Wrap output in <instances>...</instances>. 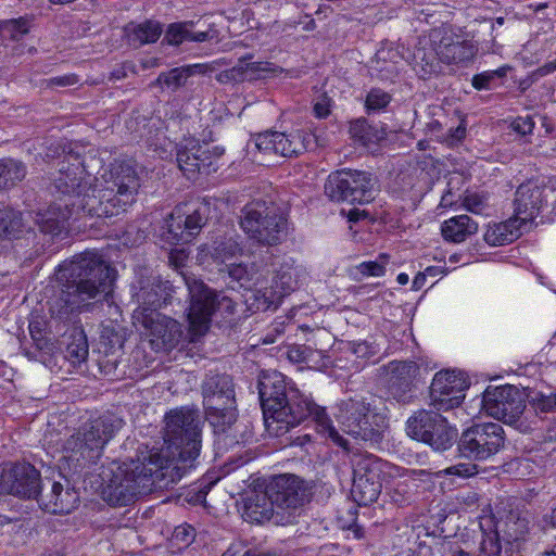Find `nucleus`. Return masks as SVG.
<instances>
[{
  "label": "nucleus",
  "mask_w": 556,
  "mask_h": 556,
  "mask_svg": "<svg viewBox=\"0 0 556 556\" xmlns=\"http://www.w3.org/2000/svg\"><path fill=\"white\" fill-rule=\"evenodd\" d=\"M205 420L217 437L218 450L228 451L252 438L250 426L238 420L236 384L226 372L208 371L201 384Z\"/></svg>",
  "instance_id": "39448f33"
},
{
  "label": "nucleus",
  "mask_w": 556,
  "mask_h": 556,
  "mask_svg": "<svg viewBox=\"0 0 556 556\" xmlns=\"http://www.w3.org/2000/svg\"><path fill=\"white\" fill-rule=\"evenodd\" d=\"M382 490V480L353 479L351 496L359 506H368L376 502Z\"/></svg>",
  "instance_id": "79ce46f5"
},
{
  "label": "nucleus",
  "mask_w": 556,
  "mask_h": 556,
  "mask_svg": "<svg viewBox=\"0 0 556 556\" xmlns=\"http://www.w3.org/2000/svg\"><path fill=\"white\" fill-rule=\"evenodd\" d=\"M388 262L389 255L381 253L376 261L363 262L356 267V269L363 276L380 277L384 275Z\"/></svg>",
  "instance_id": "6e6d98bb"
},
{
  "label": "nucleus",
  "mask_w": 556,
  "mask_h": 556,
  "mask_svg": "<svg viewBox=\"0 0 556 556\" xmlns=\"http://www.w3.org/2000/svg\"><path fill=\"white\" fill-rule=\"evenodd\" d=\"M228 287L232 290H251L256 285L255 273L243 264H231L228 266Z\"/></svg>",
  "instance_id": "09e8293b"
},
{
  "label": "nucleus",
  "mask_w": 556,
  "mask_h": 556,
  "mask_svg": "<svg viewBox=\"0 0 556 556\" xmlns=\"http://www.w3.org/2000/svg\"><path fill=\"white\" fill-rule=\"evenodd\" d=\"M466 124L465 122H460L457 127H451L444 132L443 139L441 142L446 143L448 147H454L458 144L466 137Z\"/></svg>",
  "instance_id": "69168bd1"
},
{
  "label": "nucleus",
  "mask_w": 556,
  "mask_h": 556,
  "mask_svg": "<svg viewBox=\"0 0 556 556\" xmlns=\"http://www.w3.org/2000/svg\"><path fill=\"white\" fill-rule=\"evenodd\" d=\"M349 134L354 143L370 149L387 137L386 129L370 125L365 117L350 122Z\"/></svg>",
  "instance_id": "7c9ffc66"
},
{
  "label": "nucleus",
  "mask_w": 556,
  "mask_h": 556,
  "mask_svg": "<svg viewBox=\"0 0 556 556\" xmlns=\"http://www.w3.org/2000/svg\"><path fill=\"white\" fill-rule=\"evenodd\" d=\"M31 23L28 16L1 21L0 36L4 40L20 41L29 33Z\"/></svg>",
  "instance_id": "49530a36"
},
{
  "label": "nucleus",
  "mask_w": 556,
  "mask_h": 556,
  "mask_svg": "<svg viewBox=\"0 0 556 556\" xmlns=\"http://www.w3.org/2000/svg\"><path fill=\"white\" fill-rule=\"evenodd\" d=\"M202 251L206 252L215 262L224 263L236 256L241 248L233 236L218 235L210 243H206Z\"/></svg>",
  "instance_id": "58836bf2"
},
{
  "label": "nucleus",
  "mask_w": 556,
  "mask_h": 556,
  "mask_svg": "<svg viewBox=\"0 0 556 556\" xmlns=\"http://www.w3.org/2000/svg\"><path fill=\"white\" fill-rule=\"evenodd\" d=\"M198 148H200V143L197 140H189L185 146L177 147V164L188 179L194 178L199 173Z\"/></svg>",
  "instance_id": "ea45409f"
},
{
  "label": "nucleus",
  "mask_w": 556,
  "mask_h": 556,
  "mask_svg": "<svg viewBox=\"0 0 556 556\" xmlns=\"http://www.w3.org/2000/svg\"><path fill=\"white\" fill-rule=\"evenodd\" d=\"M482 406L488 415L521 429L526 409L525 394L515 386H489L483 392Z\"/></svg>",
  "instance_id": "2eb2a0df"
},
{
  "label": "nucleus",
  "mask_w": 556,
  "mask_h": 556,
  "mask_svg": "<svg viewBox=\"0 0 556 556\" xmlns=\"http://www.w3.org/2000/svg\"><path fill=\"white\" fill-rule=\"evenodd\" d=\"M185 283L190 296L187 317L192 341L206 333L214 313L223 316L235 314L236 301L224 291L213 290L202 280L191 277L185 278Z\"/></svg>",
  "instance_id": "6e6552de"
},
{
  "label": "nucleus",
  "mask_w": 556,
  "mask_h": 556,
  "mask_svg": "<svg viewBox=\"0 0 556 556\" xmlns=\"http://www.w3.org/2000/svg\"><path fill=\"white\" fill-rule=\"evenodd\" d=\"M103 178L102 188L92 181L90 188H86L68 203L74 219L84 216L100 218L117 216L135 202L140 184L131 160L115 161Z\"/></svg>",
  "instance_id": "20e7f679"
},
{
  "label": "nucleus",
  "mask_w": 556,
  "mask_h": 556,
  "mask_svg": "<svg viewBox=\"0 0 556 556\" xmlns=\"http://www.w3.org/2000/svg\"><path fill=\"white\" fill-rule=\"evenodd\" d=\"M276 510L266 486L264 492L253 491L245 496L242 516L251 522L263 523L273 519L276 523Z\"/></svg>",
  "instance_id": "cd10ccee"
},
{
  "label": "nucleus",
  "mask_w": 556,
  "mask_h": 556,
  "mask_svg": "<svg viewBox=\"0 0 556 556\" xmlns=\"http://www.w3.org/2000/svg\"><path fill=\"white\" fill-rule=\"evenodd\" d=\"M193 26L192 21L169 24L165 31L164 41L170 46H179L186 41L204 42L212 38L208 31H192Z\"/></svg>",
  "instance_id": "c9c22d12"
},
{
  "label": "nucleus",
  "mask_w": 556,
  "mask_h": 556,
  "mask_svg": "<svg viewBox=\"0 0 556 556\" xmlns=\"http://www.w3.org/2000/svg\"><path fill=\"white\" fill-rule=\"evenodd\" d=\"M123 418L106 413L85 422L63 445L65 458L74 471H80L97 464L105 445L124 427Z\"/></svg>",
  "instance_id": "0eeeda50"
},
{
  "label": "nucleus",
  "mask_w": 556,
  "mask_h": 556,
  "mask_svg": "<svg viewBox=\"0 0 556 556\" xmlns=\"http://www.w3.org/2000/svg\"><path fill=\"white\" fill-rule=\"evenodd\" d=\"M56 290L50 299L49 312L60 320L89 309L109 294L115 279V269L98 252L86 251L59 265Z\"/></svg>",
  "instance_id": "f03ea898"
},
{
  "label": "nucleus",
  "mask_w": 556,
  "mask_h": 556,
  "mask_svg": "<svg viewBox=\"0 0 556 556\" xmlns=\"http://www.w3.org/2000/svg\"><path fill=\"white\" fill-rule=\"evenodd\" d=\"M63 343L65 344L64 357L74 366L87 361L89 346L83 329L73 328L71 332H65Z\"/></svg>",
  "instance_id": "e433bc0d"
},
{
  "label": "nucleus",
  "mask_w": 556,
  "mask_h": 556,
  "mask_svg": "<svg viewBox=\"0 0 556 556\" xmlns=\"http://www.w3.org/2000/svg\"><path fill=\"white\" fill-rule=\"evenodd\" d=\"M134 325L144 330L155 350H172L178 345L184 336L182 325L161 313L146 315L138 312L134 315Z\"/></svg>",
  "instance_id": "6ab92c4d"
},
{
  "label": "nucleus",
  "mask_w": 556,
  "mask_h": 556,
  "mask_svg": "<svg viewBox=\"0 0 556 556\" xmlns=\"http://www.w3.org/2000/svg\"><path fill=\"white\" fill-rule=\"evenodd\" d=\"M279 131H265L256 135L254 139L255 148L265 154H277V142Z\"/></svg>",
  "instance_id": "13d9d810"
},
{
  "label": "nucleus",
  "mask_w": 556,
  "mask_h": 556,
  "mask_svg": "<svg viewBox=\"0 0 556 556\" xmlns=\"http://www.w3.org/2000/svg\"><path fill=\"white\" fill-rule=\"evenodd\" d=\"M388 393L399 403H409L413 399L414 381L420 367L413 361H392L388 365Z\"/></svg>",
  "instance_id": "5701e85b"
},
{
  "label": "nucleus",
  "mask_w": 556,
  "mask_h": 556,
  "mask_svg": "<svg viewBox=\"0 0 556 556\" xmlns=\"http://www.w3.org/2000/svg\"><path fill=\"white\" fill-rule=\"evenodd\" d=\"M199 152V173L198 174H205L208 175L212 172L217 170V164L216 161L219 157L220 153L212 152L206 144L202 146L200 144V148H198Z\"/></svg>",
  "instance_id": "4d7b16f0"
},
{
  "label": "nucleus",
  "mask_w": 556,
  "mask_h": 556,
  "mask_svg": "<svg viewBox=\"0 0 556 556\" xmlns=\"http://www.w3.org/2000/svg\"><path fill=\"white\" fill-rule=\"evenodd\" d=\"M281 293L270 286L258 289L251 288L243 296L249 311L255 313L277 308L281 303Z\"/></svg>",
  "instance_id": "f704fd0d"
},
{
  "label": "nucleus",
  "mask_w": 556,
  "mask_h": 556,
  "mask_svg": "<svg viewBox=\"0 0 556 556\" xmlns=\"http://www.w3.org/2000/svg\"><path fill=\"white\" fill-rule=\"evenodd\" d=\"M438 53L442 63L467 64L476 55V46L460 35L444 33L437 41Z\"/></svg>",
  "instance_id": "b1692460"
},
{
  "label": "nucleus",
  "mask_w": 556,
  "mask_h": 556,
  "mask_svg": "<svg viewBox=\"0 0 556 556\" xmlns=\"http://www.w3.org/2000/svg\"><path fill=\"white\" fill-rule=\"evenodd\" d=\"M97 364L100 372L109 379H118V365L122 358V353H101L98 352Z\"/></svg>",
  "instance_id": "603ef678"
},
{
  "label": "nucleus",
  "mask_w": 556,
  "mask_h": 556,
  "mask_svg": "<svg viewBox=\"0 0 556 556\" xmlns=\"http://www.w3.org/2000/svg\"><path fill=\"white\" fill-rule=\"evenodd\" d=\"M165 433L161 448L146 451L152 464L163 466L165 473L178 482L195 468L202 447L203 419L199 408L181 406L169 410L164 418Z\"/></svg>",
  "instance_id": "7ed1b4c3"
},
{
  "label": "nucleus",
  "mask_w": 556,
  "mask_h": 556,
  "mask_svg": "<svg viewBox=\"0 0 556 556\" xmlns=\"http://www.w3.org/2000/svg\"><path fill=\"white\" fill-rule=\"evenodd\" d=\"M27 174L26 165L12 157L0 159V190H8L21 182Z\"/></svg>",
  "instance_id": "a19ab883"
},
{
  "label": "nucleus",
  "mask_w": 556,
  "mask_h": 556,
  "mask_svg": "<svg viewBox=\"0 0 556 556\" xmlns=\"http://www.w3.org/2000/svg\"><path fill=\"white\" fill-rule=\"evenodd\" d=\"M25 228L23 215L11 207L0 208V239L17 238Z\"/></svg>",
  "instance_id": "a18cd8bd"
},
{
  "label": "nucleus",
  "mask_w": 556,
  "mask_h": 556,
  "mask_svg": "<svg viewBox=\"0 0 556 556\" xmlns=\"http://www.w3.org/2000/svg\"><path fill=\"white\" fill-rule=\"evenodd\" d=\"M468 388L467 381L455 370L437 372L430 386L431 405L439 410H450L462 405Z\"/></svg>",
  "instance_id": "aec40b11"
},
{
  "label": "nucleus",
  "mask_w": 556,
  "mask_h": 556,
  "mask_svg": "<svg viewBox=\"0 0 556 556\" xmlns=\"http://www.w3.org/2000/svg\"><path fill=\"white\" fill-rule=\"evenodd\" d=\"M546 188L539 180L529 179L515 192V216L522 223L532 222L547 203Z\"/></svg>",
  "instance_id": "4be33fe9"
},
{
  "label": "nucleus",
  "mask_w": 556,
  "mask_h": 556,
  "mask_svg": "<svg viewBox=\"0 0 556 556\" xmlns=\"http://www.w3.org/2000/svg\"><path fill=\"white\" fill-rule=\"evenodd\" d=\"M195 538V529L190 525H180L173 531L172 542L176 544L178 548L189 546Z\"/></svg>",
  "instance_id": "680f3d73"
},
{
  "label": "nucleus",
  "mask_w": 556,
  "mask_h": 556,
  "mask_svg": "<svg viewBox=\"0 0 556 556\" xmlns=\"http://www.w3.org/2000/svg\"><path fill=\"white\" fill-rule=\"evenodd\" d=\"M248 76H244L243 71V59H240L238 64L231 68L222 71L216 75V80L220 84H230V83H243L247 80Z\"/></svg>",
  "instance_id": "e2e57ef3"
},
{
  "label": "nucleus",
  "mask_w": 556,
  "mask_h": 556,
  "mask_svg": "<svg viewBox=\"0 0 556 556\" xmlns=\"http://www.w3.org/2000/svg\"><path fill=\"white\" fill-rule=\"evenodd\" d=\"M392 97L380 88H372L366 96L365 108L367 114H375L383 111L391 102Z\"/></svg>",
  "instance_id": "864d4df0"
},
{
  "label": "nucleus",
  "mask_w": 556,
  "mask_h": 556,
  "mask_svg": "<svg viewBox=\"0 0 556 556\" xmlns=\"http://www.w3.org/2000/svg\"><path fill=\"white\" fill-rule=\"evenodd\" d=\"M40 471L26 462L0 465V494L38 500L42 490Z\"/></svg>",
  "instance_id": "f3484780"
},
{
  "label": "nucleus",
  "mask_w": 556,
  "mask_h": 556,
  "mask_svg": "<svg viewBox=\"0 0 556 556\" xmlns=\"http://www.w3.org/2000/svg\"><path fill=\"white\" fill-rule=\"evenodd\" d=\"M444 472L450 476L469 478L478 473V467L475 464H456L447 467Z\"/></svg>",
  "instance_id": "774afa93"
},
{
  "label": "nucleus",
  "mask_w": 556,
  "mask_h": 556,
  "mask_svg": "<svg viewBox=\"0 0 556 556\" xmlns=\"http://www.w3.org/2000/svg\"><path fill=\"white\" fill-rule=\"evenodd\" d=\"M162 31V25L152 20L144 21L140 24H130L126 27L128 42L135 48L156 42Z\"/></svg>",
  "instance_id": "4c0bfd02"
},
{
  "label": "nucleus",
  "mask_w": 556,
  "mask_h": 556,
  "mask_svg": "<svg viewBox=\"0 0 556 556\" xmlns=\"http://www.w3.org/2000/svg\"><path fill=\"white\" fill-rule=\"evenodd\" d=\"M240 227L262 245H277L287 235L286 218L273 202L264 200H254L242 207Z\"/></svg>",
  "instance_id": "9d476101"
},
{
  "label": "nucleus",
  "mask_w": 556,
  "mask_h": 556,
  "mask_svg": "<svg viewBox=\"0 0 556 556\" xmlns=\"http://www.w3.org/2000/svg\"><path fill=\"white\" fill-rule=\"evenodd\" d=\"M269 498L274 502L277 525H291L303 506L309 503L314 483L295 475H279L266 484Z\"/></svg>",
  "instance_id": "9b49d317"
},
{
  "label": "nucleus",
  "mask_w": 556,
  "mask_h": 556,
  "mask_svg": "<svg viewBox=\"0 0 556 556\" xmlns=\"http://www.w3.org/2000/svg\"><path fill=\"white\" fill-rule=\"evenodd\" d=\"M173 286L169 281H162L159 278H141L138 281V290L135 293L138 307L132 316L138 312L146 315L150 313H160L159 308L172 302Z\"/></svg>",
  "instance_id": "412c9836"
},
{
  "label": "nucleus",
  "mask_w": 556,
  "mask_h": 556,
  "mask_svg": "<svg viewBox=\"0 0 556 556\" xmlns=\"http://www.w3.org/2000/svg\"><path fill=\"white\" fill-rule=\"evenodd\" d=\"M277 154L285 157L298 156L315 143V137L304 130H294L290 134L278 135Z\"/></svg>",
  "instance_id": "c756f323"
},
{
  "label": "nucleus",
  "mask_w": 556,
  "mask_h": 556,
  "mask_svg": "<svg viewBox=\"0 0 556 556\" xmlns=\"http://www.w3.org/2000/svg\"><path fill=\"white\" fill-rule=\"evenodd\" d=\"M332 100L326 93L318 96L313 105L314 116L317 118H327L331 113Z\"/></svg>",
  "instance_id": "338daca9"
},
{
  "label": "nucleus",
  "mask_w": 556,
  "mask_h": 556,
  "mask_svg": "<svg viewBox=\"0 0 556 556\" xmlns=\"http://www.w3.org/2000/svg\"><path fill=\"white\" fill-rule=\"evenodd\" d=\"M193 74L192 67H174L159 74L157 78L150 84L151 88L169 89L176 91L186 85L187 79Z\"/></svg>",
  "instance_id": "c03bdc74"
},
{
  "label": "nucleus",
  "mask_w": 556,
  "mask_h": 556,
  "mask_svg": "<svg viewBox=\"0 0 556 556\" xmlns=\"http://www.w3.org/2000/svg\"><path fill=\"white\" fill-rule=\"evenodd\" d=\"M337 420L348 434L362 441L379 442L388 428L387 416L366 397H350L340 403Z\"/></svg>",
  "instance_id": "1a4fd4ad"
},
{
  "label": "nucleus",
  "mask_w": 556,
  "mask_h": 556,
  "mask_svg": "<svg viewBox=\"0 0 556 556\" xmlns=\"http://www.w3.org/2000/svg\"><path fill=\"white\" fill-rule=\"evenodd\" d=\"M65 204L54 199L47 210L36 212L34 219L42 233L56 237L67 228L68 220L74 216Z\"/></svg>",
  "instance_id": "393cba45"
},
{
  "label": "nucleus",
  "mask_w": 556,
  "mask_h": 556,
  "mask_svg": "<svg viewBox=\"0 0 556 556\" xmlns=\"http://www.w3.org/2000/svg\"><path fill=\"white\" fill-rule=\"evenodd\" d=\"M126 341L125 329L119 325H106L103 326L99 342L98 352L106 353H122L124 343Z\"/></svg>",
  "instance_id": "37998d69"
},
{
  "label": "nucleus",
  "mask_w": 556,
  "mask_h": 556,
  "mask_svg": "<svg viewBox=\"0 0 556 556\" xmlns=\"http://www.w3.org/2000/svg\"><path fill=\"white\" fill-rule=\"evenodd\" d=\"M510 66L504 65L493 71H484L473 75L471 85L476 90H492L504 85Z\"/></svg>",
  "instance_id": "de8ad7c7"
},
{
  "label": "nucleus",
  "mask_w": 556,
  "mask_h": 556,
  "mask_svg": "<svg viewBox=\"0 0 556 556\" xmlns=\"http://www.w3.org/2000/svg\"><path fill=\"white\" fill-rule=\"evenodd\" d=\"M441 58L438 53L437 41L430 47H419L413 55V65L419 77L426 79L441 71Z\"/></svg>",
  "instance_id": "72a5a7b5"
},
{
  "label": "nucleus",
  "mask_w": 556,
  "mask_h": 556,
  "mask_svg": "<svg viewBox=\"0 0 556 556\" xmlns=\"http://www.w3.org/2000/svg\"><path fill=\"white\" fill-rule=\"evenodd\" d=\"M375 184L368 172L343 168L328 176L325 193L331 201L364 204L375 199Z\"/></svg>",
  "instance_id": "4468645a"
},
{
  "label": "nucleus",
  "mask_w": 556,
  "mask_h": 556,
  "mask_svg": "<svg viewBox=\"0 0 556 556\" xmlns=\"http://www.w3.org/2000/svg\"><path fill=\"white\" fill-rule=\"evenodd\" d=\"M208 212L205 203L176 206L166 219L167 240L173 244L191 242L207 223Z\"/></svg>",
  "instance_id": "a211bd4d"
},
{
  "label": "nucleus",
  "mask_w": 556,
  "mask_h": 556,
  "mask_svg": "<svg viewBox=\"0 0 556 556\" xmlns=\"http://www.w3.org/2000/svg\"><path fill=\"white\" fill-rule=\"evenodd\" d=\"M529 532V522L526 518L515 517L510 515L505 521L504 533L507 540L515 542H523L526 534Z\"/></svg>",
  "instance_id": "5fc2aeb1"
},
{
  "label": "nucleus",
  "mask_w": 556,
  "mask_h": 556,
  "mask_svg": "<svg viewBox=\"0 0 556 556\" xmlns=\"http://www.w3.org/2000/svg\"><path fill=\"white\" fill-rule=\"evenodd\" d=\"M223 556H277L275 553L264 552L257 547H249L243 542H235L226 549Z\"/></svg>",
  "instance_id": "052dcab7"
},
{
  "label": "nucleus",
  "mask_w": 556,
  "mask_h": 556,
  "mask_svg": "<svg viewBox=\"0 0 556 556\" xmlns=\"http://www.w3.org/2000/svg\"><path fill=\"white\" fill-rule=\"evenodd\" d=\"M252 56L247 55L243 56V71L244 76L247 77V80H258L266 78L269 74L275 75L278 72H281V68L276 66L273 63L269 62H250L247 63V60H250Z\"/></svg>",
  "instance_id": "8fccbe9b"
},
{
  "label": "nucleus",
  "mask_w": 556,
  "mask_h": 556,
  "mask_svg": "<svg viewBox=\"0 0 556 556\" xmlns=\"http://www.w3.org/2000/svg\"><path fill=\"white\" fill-rule=\"evenodd\" d=\"M147 452L141 457L131 459L129 463L113 464L109 472H103L104 482L102 495L111 506H127L135 498L147 490L169 489L177 483L172 477L165 473L160 464H152Z\"/></svg>",
  "instance_id": "423d86ee"
},
{
  "label": "nucleus",
  "mask_w": 556,
  "mask_h": 556,
  "mask_svg": "<svg viewBox=\"0 0 556 556\" xmlns=\"http://www.w3.org/2000/svg\"><path fill=\"white\" fill-rule=\"evenodd\" d=\"M481 540L479 554L465 551L459 545L451 546L446 556H501L502 544L493 518L486 517L480 521Z\"/></svg>",
  "instance_id": "bb28decb"
},
{
  "label": "nucleus",
  "mask_w": 556,
  "mask_h": 556,
  "mask_svg": "<svg viewBox=\"0 0 556 556\" xmlns=\"http://www.w3.org/2000/svg\"><path fill=\"white\" fill-rule=\"evenodd\" d=\"M464 206L473 214H481L488 207V198L483 193H468L464 199Z\"/></svg>",
  "instance_id": "0e129e2a"
},
{
  "label": "nucleus",
  "mask_w": 556,
  "mask_h": 556,
  "mask_svg": "<svg viewBox=\"0 0 556 556\" xmlns=\"http://www.w3.org/2000/svg\"><path fill=\"white\" fill-rule=\"evenodd\" d=\"M407 434L428 444L433 451L444 452L457 442L458 431L440 413L420 409L406 421Z\"/></svg>",
  "instance_id": "ddd939ff"
},
{
  "label": "nucleus",
  "mask_w": 556,
  "mask_h": 556,
  "mask_svg": "<svg viewBox=\"0 0 556 556\" xmlns=\"http://www.w3.org/2000/svg\"><path fill=\"white\" fill-rule=\"evenodd\" d=\"M523 223L514 215V217L489 226L484 233V240L489 245L497 247L511 243L521 235L520 227Z\"/></svg>",
  "instance_id": "2f4dec72"
},
{
  "label": "nucleus",
  "mask_w": 556,
  "mask_h": 556,
  "mask_svg": "<svg viewBox=\"0 0 556 556\" xmlns=\"http://www.w3.org/2000/svg\"><path fill=\"white\" fill-rule=\"evenodd\" d=\"M37 502L40 507L51 514H70L75 509L79 502V495L73 488H64L60 482L51 484L49 494H41Z\"/></svg>",
  "instance_id": "a878e982"
},
{
  "label": "nucleus",
  "mask_w": 556,
  "mask_h": 556,
  "mask_svg": "<svg viewBox=\"0 0 556 556\" xmlns=\"http://www.w3.org/2000/svg\"><path fill=\"white\" fill-rule=\"evenodd\" d=\"M506 433L498 422H475L457 438L460 457L482 462L496 455L505 446Z\"/></svg>",
  "instance_id": "f8f14e48"
},
{
  "label": "nucleus",
  "mask_w": 556,
  "mask_h": 556,
  "mask_svg": "<svg viewBox=\"0 0 556 556\" xmlns=\"http://www.w3.org/2000/svg\"><path fill=\"white\" fill-rule=\"evenodd\" d=\"M528 402L536 416L556 413V392L549 394L541 391L533 392L529 395Z\"/></svg>",
  "instance_id": "3c124183"
},
{
  "label": "nucleus",
  "mask_w": 556,
  "mask_h": 556,
  "mask_svg": "<svg viewBox=\"0 0 556 556\" xmlns=\"http://www.w3.org/2000/svg\"><path fill=\"white\" fill-rule=\"evenodd\" d=\"M274 289L277 291H281V299L289 294L291 291L295 290L296 288V280L294 279L291 271L288 270H281L276 274V276L273 278V285Z\"/></svg>",
  "instance_id": "bf43d9fd"
},
{
  "label": "nucleus",
  "mask_w": 556,
  "mask_h": 556,
  "mask_svg": "<svg viewBox=\"0 0 556 556\" xmlns=\"http://www.w3.org/2000/svg\"><path fill=\"white\" fill-rule=\"evenodd\" d=\"M257 388L268 435L282 437L303 421L312 419L318 432L349 451V440L334 428L327 408L301 393L282 374H263Z\"/></svg>",
  "instance_id": "f257e3e1"
},
{
  "label": "nucleus",
  "mask_w": 556,
  "mask_h": 556,
  "mask_svg": "<svg viewBox=\"0 0 556 556\" xmlns=\"http://www.w3.org/2000/svg\"><path fill=\"white\" fill-rule=\"evenodd\" d=\"M97 178L87 172L79 153L68 152L59 162V173L53 180L51 193L55 200L68 205L78 193L90 188Z\"/></svg>",
  "instance_id": "dca6fc26"
},
{
  "label": "nucleus",
  "mask_w": 556,
  "mask_h": 556,
  "mask_svg": "<svg viewBox=\"0 0 556 556\" xmlns=\"http://www.w3.org/2000/svg\"><path fill=\"white\" fill-rule=\"evenodd\" d=\"M478 231V224L468 215H458L445 220L441 226L444 240L460 243Z\"/></svg>",
  "instance_id": "473e14b6"
},
{
  "label": "nucleus",
  "mask_w": 556,
  "mask_h": 556,
  "mask_svg": "<svg viewBox=\"0 0 556 556\" xmlns=\"http://www.w3.org/2000/svg\"><path fill=\"white\" fill-rule=\"evenodd\" d=\"M353 479L382 480L384 468L388 466L381 458L363 452L353 453L351 456Z\"/></svg>",
  "instance_id": "c85d7f7f"
}]
</instances>
